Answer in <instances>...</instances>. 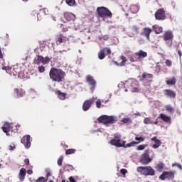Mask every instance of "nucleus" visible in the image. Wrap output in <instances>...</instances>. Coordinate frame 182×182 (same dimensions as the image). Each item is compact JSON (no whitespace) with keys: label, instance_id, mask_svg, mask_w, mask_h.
<instances>
[{"label":"nucleus","instance_id":"f257e3e1","mask_svg":"<svg viewBox=\"0 0 182 182\" xmlns=\"http://www.w3.org/2000/svg\"><path fill=\"white\" fill-rule=\"evenodd\" d=\"M65 75L66 73L63 70L55 68H52L49 72V76L51 80L53 82H58V83L63 82Z\"/></svg>","mask_w":182,"mask_h":182},{"label":"nucleus","instance_id":"f03ea898","mask_svg":"<svg viewBox=\"0 0 182 182\" xmlns=\"http://www.w3.org/2000/svg\"><path fill=\"white\" fill-rule=\"evenodd\" d=\"M96 12L98 18H102L103 19H105V18H109V19H112V18H113V14L107 7H97Z\"/></svg>","mask_w":182,"mask_h":182},{"label":"nucleus","instance_id":"7ed1b4c3","mask_svg":"<svg viewBox=\"0 0 182 182\" xmlns=\"http://www.w3.org/2000/svg\"><path fill=\"white\" fill-rule=\"evenodd\" d=\"M136 171L137 173H139L141 176H156V171L150 166H139L136 168Z\"/></svg>","mask_w":182,"mask_h":182},{"label":"nucleus","instance_id":"20e7f679","mask_svg":"<svg viewBox=\"0 0 182 182\" xmlns=\"http://www.w3.org/2000/svg\"><path fill=\"white\" fill-rule=\"evenodd\" d=\"M99 123H103L105 126H109V124H114L117 122V119L114 116L102 115L98 118Z\"/></svg>","mask_w":182,"mask_h":182},{"label":"nucleus","instance_id":"39448f33","mask_svg":"<svg viewBox=\"0 0 182 182\" xmlns=\"http://www.w3.org/2000/svg\"><path fill=\"white\" fill-rule=\"evenodd\" d=\"M110 144L112 146H115V147H124L126 144V141H122L119 134H114V139L110 141Z\"/></svg>","mask_w":182,"mask_h":182},{"label":"nucleus","instance_id":"423d86ee","mask_svg":"<svg viewBox=\"0 0 182 182\" xmlns=\"http://www.w3.org/2000/svg\"><path fill=\"white\" fill-rule=\"evenodd\" d=\"M149 153L150 151L146 150L144 154L141 155L139 161L141 164L147 166V164H149V163H151V161H153V158L150 157Z\"/></svg>","mask_w":182,"mask_h":182},{"label":"nucleus","instance_id":"0eeeda50","mask_svg":"<svg viewBox=\"0 0 182 182\" xmlns=\"http://www.w3.org/2000/svg\"><path fill=\"white\" fill-rule=\"evenodd\" d=\"M112 53V50L107 47H105L101 49L98 53V58L100 60H103L107 56Z\"/></svg>","mask_w":182,"mask_h":182},{"label":"nucleus","instance_id":"6e6552de","mask_svg":"<svg viewBox=\"0 0 182 182\" xmlns=\"http://www.w3.org/2000/svg\"><path fill=\"white\" fill-rule=\"evenodd\" d=\"M1 129L4 133L6 134V136H11L9 132H18V129H16V131L14 130V127L12 126V124L9 122H5L1 127Z\"/></svg>","mask_w":182,"mask_h":182},{"label":"nucleus","instance_id":"1a4fd4ad","mask_svg":"<svg viewBox=\"0 0 182 182\" xmlns=\"http://www.w3.org/2000/svg\"><path fill=\"white\" fill-rule=\"evenodd\" d=\"M154 16L156 21H164L166 18V11L164 9H159L155 12Z\"/></svg>","mask_w":182,"mask_h":182},{"label":"nucleus","instance_id":"9d476101","mask_svg":"<svg viewBox=\"0 0 182 182\" xmlns=\"http://www.w3.org/2000/svg\"><path fill=\"white\" fill-rule=\"evenodd\" d=\"M3 70H6V73L11 75V76H16V75L19 74V68H9L6 66L2 67Z\"/></svg>","mask_w":182,"mask_h":182},{"label":"nucleus","instance_id":"9b49d317","mask_svg":"<svg viewBox=\"0 0 182 182\" xmlns=\"http://www.w3.org/2000/svg\"><path fill=\"white\" fill-rule=\"evenodd\" d=\"M160 180H173L174 178L173 171H164L159 176Z\"/></svg>","mask_w":182,"mask_h":182},{"label":"nucleus","instance_id":"f8f14e48","mask_svg":"<svg viewBox=\"0 0 182 182\" xmlns=\"http://www.w3.org/2000/svg\"><path fill=\"white\" fill-rule=\"evenodd\" d=\"M93 103H95V98L85 100L82 105V110L84 112H87V110L92 107V105H93Z\"/></svg>","mask_w":182,"mask_h":182},{"label":"nucleus","instance_id":"ddd939ff","mask_svg":"<svg viewBox=\"0 0 182 182\" xmlns=\"http://www.w3.org/2000/svg\"><path fill=\"white\" fill-rule=\"evenodd\" d=\"M69 42V38L65 36L63 34H59L57 36L55 43L57 45H61V43H65Z\"/></svg>","mask_w":182,"mask_h":182},{"label":"nucleus","instance_id":"4468645a","mask_svg":"<svg viewBox=\"0 0 182 182\" xmlns=\"http://www.w3.org/2000/svg\"><path fill=\"white\" fill-rule=\"evenodd\" d=\"M21 143L25 146L26 149H29V147H31V135L23 136Z\"/></svg>","mask_w":182,"mask_h":182},{"label":"nucleus","instance_id":"2eb2a0df","mask_svg":"<svg viewBox=\"0 0 182 182\" xmlns=\"http://www.w3.org/2000/svg\"><path fill=\"white\" fill-rule=\"evenodd\" d=\"M86 82L91 86V90H95V89H96V80L93 79V77L87 75L86 77Z\"/></svg>","mask_w":182,"mask_h":182},{"label":"nucleus","instance_id":"dca6fc26","mask_svg":"<svg viewBox=\"0 0 182 182\" xmlns=\"http://www.w3.org/2000/svg\"><path fill=\"white\" fill-rule=\"evenodd\" d=\"M63 18L65 19L66 22H70L72 21H75V18H76V16L70 12H65L63 14Z\"/></svg>","mask_w":182,"mask_h":182},{"label":"nucleus","instance_id":"f3484780","mask_svg":"<svg viewBox=\"0 0 182 182\" xmlns=\"http://www.w3.org/2000/svg\"><path fill=\"white\" fill-rule=\"evenodd\" d=\"M158 119H161V120H163L164 123L171 124V117L167 116L165 114L161 113L158 117Z\"/></svg>","mask_w":182,"mask_h":182},{"label":"nucleus","instance_id":"a211bd4d","mask_svg":"<svg viewBox=\"0 0 182 182\" xmlns=\"http://www.w3.org/2000/svg\"><path fill=\"white\" fill-rule=\"evenodd\" d=\"M153 32V30L150 28L145 27L143 31L141 33L142 36H145L148 41H150V33Z\"/></svg>","mask_w":182,"mask_h":182},{"label":"nucleus","instance_id":"6ab92c4d","mask_svg":"<svg viewBox=\"0 0 182 182\" xmlns=\"http://www.w3.org/2000/svg\"><path fill=\"white\" fill-rule=\"evenodd\" d=\"M164 41L167 42V41H173L174 39V35L172 31H166L164 34Z\"/></svg>","mask_w":182,"mask_h":182},{"label":"nucleus","instance_id":"aec40b11","mask_svg":"<svg viewBox=\"0 0 182 182\" xmlns=\"http://www.w3.org/2000/svg\"><path fill=\"white\" fill-rule=\"evenodd\" d=\"M119 62L115 61L114 63L117 66H126V63L127 62V58L124 55H122L118 58ZM121 60V62H120Z\"/></svg>","mask_w":182,"mask_h":182},{"label":"nucleus","instance_id":"412c9836","mask_svg":"<svg viewBox=\"0 0 182 182\" xmlns=\"http://www.w3.org/2000/svg\"><path fill=\"white\" fill-rule=\"evenodd\" d=\"M164 93L165 96L170 97V99H176V92L173 91L172 90H164Z\"/></svg>","mask_w":182,"mask_h":182},{"label":"nucleus","instance_id":"4be33fe9","mask_svg":"<svg viewBox=\"0 0 182 182\" xmlns=\"http://www.w3.org/2000/svg\"><path fill=\"white\" fill-rule=\"evenodd\" d=\"M152 141H154V144L152 146L153 149H159L161 146V141L157 139V136H154L151 139Z\"/></svg>","mask_w":182,"mask_h":182},{"label":"nucleus","instance_id":"5701e85b","mask_svg":"<svg viewBox=\"0 0 182 182\" xmlns=\"http://www.w3.org/2000/svg\"><path fill=\"white\" fill-rule=\"evenodd\" d=\"M149 79H153V74L143 73L140 82H144V80H149Z\"/></svg>","mask_w":182,"mask_h":182},{"label":"nucleus","instance_id":"b1692460","mask_svg":"<svg viewBox=\"0 0 182 182\" xmlns=\"http://www.w3.org/2000/svg\"><path fill=\"white\" fill-rule=\"evenodd\" d=\"M139 33V27L136 26H134L131 28L129 31V36L132 38L134 36V35H137Z\"/></svg>","mask_w":182,"mask_h":182},{"label":"nucleus","instance_id":"393cba45","mask_svg":"<svg viewBox=\"0 0 182 182\" xmlns=\"http://www.w3.org/2000/svg\"><path fill=\"white\" fill-rule=\"evenodd\" d=\"M26 176V169H25L24 168H22L20 170V172L18 174V178L20 181H24Z\"/></svg>","mask_w":182,"mask_h":182},{"label":"nucleus","instance_id":"a878e982","mask_svg":"<svg viewBox=\"0 0 182 182\" xmlns=\"http://www.w3.org/2000/svg\"><path fill=\"white\" fill-rule=\"evenodd\" d=\"M136 55L138 56V58H139V60H141V59L147 58V52L140 50L136 53Z\"/></svg>","mask_w":182,"mask_h":182},{"label":"nucleus","instance_id":"bb28decb","mask_svg":"<svg viewBox=\"0 0 182 182\" xmlns=\"http://www.w3.org/2000/svg\"><path fill=\"white\" fill-rule=\"evenodd\" d=\"M138 82L134 81L132 83L131 85V92H132V93H139V85Z\"/></svg>","mask_w":182,"mask_h":182},{"label":"nucleus","instance_id":"cd10ccee","mask_svg":"<svg viewBox=\"0 0 182 182\" xmlns=\"http://www.w3.org/2000/svg\"><path fill=\"white\" fill-rule=\"evenodd\" d=\"M14 93L17 95L18 97H23V96L26 95L25 91L22 90V88H15Z\"/></svg>","mask_w":182,"mask_h":182},{"label":"nucleus","instance_id":"c85d7f7f","mask_svg":"<svg viewBox=\"0 0 182 182\" xmlns=\"http://www.w3.org/2000/svg\"><path fill=\"white\" fill-rule=\"evenodd\" d=\"M128 59L131 63H136V62H139V60H140V58H139V56L136 55V53L132 55H128Z\"/></svg>","mask_w":182,"mask_h":182},{"label":"nucleus","instance_id":"c756f323","mask_svg":"<svg viewBox=\"0 0 182 182\" xmlns=\"http://www.w3.org/2000/svg\"><path fill=\"white\" fill-rule=\"evenodd\" d=\"M168 86H174L177 83V78L176 77H172L171 79H169L166 81Z\"/></svg>","mask_w":182,"mask_h":182},{"label":"nucleus","instance_id":"7c9ffc66","mask_svg":"<svg viewBox=\"0 0 182 182\" xmlns=\"http://www.w3.org/2000/svg\"><path fill=\"white\" fill-rule=\"evenodd\" d=\"M152 28H153L154 32H155V33H156V35H159V34L163 33V27H160V26L156 25V26H153Z\"/></svg>","mask_w":182,"mask_h":182},{"label":"nucleus","instance_id":"2f4dec72","mask_svg":"<svg viewBox=\"0 0 182 182\" xmlns=\"http://www.w3.org/2000/svg\"><path fill=\"white\" fill-rule=\"evenodd\" d=\"M155 168L156 171H158L159 173H161V171L164 170V164L163 162H159L156 165Z\"/></svg>","mask_w":182,"mask_h":182},{"label":"nucleus","instance_id":"473e14b6","mask_svg":"<svg viewBox=\"0 0 182 182\" xmlns=\"http://www.w3.org/2000/svg\"><path fill=\"white\" fill-rule=\"evenodd\" d=\"M41 63H43V57L42 55H38L34 58V64L41 65Z\"/></svg>","mask_w":182,"mask_h":182},{"label":"nucleus","instance_id":"72a5a7b5","mask_svg":"<svg viewBox=\"0 0 182 182\" xmlns=\"http://www.w3.org/2000/svg\"><path fill=\"white\" fill-rule=\"evenodd\" d=\"M55 93L58 95L60 100H65L66 99V93H63L60 90H57Z\"/></svg>","mask_w":182,"mask_h":182},{"label":"nucleus","instance_id":"f704fd0d","mask_svg":"<svg viewBox=\"0 0 182 182\" xmlns=\"http://www.w3.org/2000/svg\"><path fill=\"white\" fill-rule=\"evenodd\" d=\"M130 9L132 14H137L140 9V7L138 5L134 4L131 6Z\"/></svg>","mask_w":182,"mask_h":182},{"label":"nucleus","instance_id":"c9c22d12","mask_svg":"<svg viewBox=\"0 0 182 182\" xmlns=\"http://www.w3.org/2000/svg\"><path fill=\"white\" fill-rule=\"evenodd\" d=\"M136 144H139V142L137 141H132L129 144H124V146L123 147H124L125 149H127V147H134V146H136Z\"/></svg>","mask_w":182,"mask_h":182},{"label":"nucleus","instance_id":"e433bc0d","mask_svg":"<svg viewBox=\"0 0 182 182\" xmlns=\"http://www.w3.org/2000/svg\"><path fill=\"white\" fill-rule=\"evenodd\" d=\"M76 153V149H68L65 151L66 156H69V154H75Z\"/></svg>","mask_w":182,"mask_h":182},{"label":"nucleus","instance_id":"4c0bfd02","mask_svg":"<svg viewBox=\"0 0 182 182\" xmlns=\"http://www.w3.org/2000/svg\"><path fill=\"white\" fill-rule=\"evenodd\" d=\"M65 3L67 4V5H68V6H75V5L76 4V1L75 0H65Z\"/></svg>","mask_w":182,"mask_h":182},{"label":"nucleus","instance_id":"58836bf2","mask_svg":"<svg viewBox=\"0 0 182 182\" xmlns=\"http://www.w3.org/2000/svg\"><path fill=\"white\" fill-rule=\"evenodd\" d=\"M144 124H153V120H151V118H150V117H146L144 119Z\"/></svg>","mask_w":182,"mask_h":182},{"label":"nucleus","instance_id":"ea45409f","mask_svg":"<svg viewBox=\"0 0 182 182\" xmlns=\"http://www.w3.org/2000/svg\"><path fill=\"white\" fill-rule=\"evenodd\" d=\"M166 111L168 113H173L174 112V108L171 107V105H166L165 107Z\"/></svg>","mask_w":182,"mask_h":182},{"label":"nucleus","instance_id":"a19ab883","mask_svg":"<svg viewBox=\"0 0 182 182\" xmlns=\"http://www.w3.org/2000/svg\"><path fill=\"white\" fill-rule=\"evenodd\" d=\"M109 35L106 34V35H104V36H98V39L100 41H109Z\"/></svg>","mask_w":182,"mask_h":182},{"label":"nucleus","instance_id":"79ce46f5","mask_svg":"<svg viewBox=\"0 0 182 182\" xmlns=\"http://www.w3.org/2000/svg\"><path fill=\"white\" fill-rule=\"evenodd\" d=\"M63 159H64L63 156H60L58 158V161H57V164H58V166H59L60 167H61L62 164H63Z\"/></svg>","mask_w":182,"mask_h":182},{"label":"nucleus","instance_id":"37998d69","mask_svg":"<svg viewBox=\"0 0 182 182\" xmlns=\"http://www.w3.org/2000/svg\"><path fill=\"white\" fill-rule=\"evenodd\" d=\"M155 72L156 73H159L160 72H161V65H160V63H157L156 68H155Z\"/></svg>","mask_w":182,"mask_h":182},{"label":"nucleus","instance_id":"c03bdc74","mask_svg":"<svg viewBox=\"0 0 182 182\" xmlns=\"http://www.w3.org/2000/svg\"><path fill=\"white\" fill-rule=\"evenodd\" d=\"M121 122H122V123H132V119H130V118H123L122 120H121Z\"/></svg>","mask_w":182,"mask_h":182},{"label":"nucleus","instance_id":"a18cd8bd","mask_svg":"<svg viewBox=\"0 0 182 182\" xmlns=\"http://www.w3.org/2000/svg\"><path fill=\"white\" fill-rule=\"evenodd\" d=\"M146 147H147V144L139 145L136 148V150H139V151L144 150Z\"/></svg>","mask_w":182,"mask_h":182},{"label":"nucleus","instance_id":"49530a36","mask_svg":"<svg viewBox=\"0 0 182 182\" xmlns=\"http://www.w3.org/2000/svg\"><path fill=\"white\" fill-rule=\"evenodd\" d=\"M49 62H50V58H49V57L43 58V65H46V63H49Z\"/></svg>","mask_w":182,"mask_h":182},{"label":"nucleus","instance_id":"de8ad7c7","mask_svg":"<svg viewBox=\"0 0 182 182\" xmlns=\"http://www.w3.org/2000/svg\"><path fill=\"white\" fill-rule=\"evenodd\" d=\"M135 140L136 141V143L140 144V143H141V141H143L144 140V139L143 138V136H140V137L136 136Z\"/></svg>","mask_w":182,"mask_h":182},{"label":"nucleus","instance_id":"09e8293b","mask_svg":"<svg viewBox=\"0 0 182 182\" xmlns=\"http://www.w3.org/2000/svg\"><path fill=\"white\" fill-rule=\"evenodd\" d=\"M96 107H97V109H100V107H102V100H98L96 102Z\"/></svg>","mask_w":182,"mask_h":182},{"label":"nucleus","instance_id":"8fccbe9b","mask_svg":"<svg viewBox=\"0 0 182 182\" xmlns=\"http://www.w3.org/2000/svg\"><path fill=\"white\" fill-rule=\"evenodd\" d=\"M36 182H46V179L45 178V177L41 176L36 180Z\"/></svg>","mask_w":182,"mask_h":182},{"label":"nucleus","instance_id":"3c124183","mask_svg":"<svg viewBox=\"0 0 182 182\" xmlns=\"http://www.w3.org/2000/svg\"><path fill=\"white\" fill-rule=\"evenodd\" d=\"M165 64L166 65V66L170 68L173 65V63L170 60H166V62H165Z\"/></svg>","mask_w":182,"mask_h":182},{"label":"nucleus","instance_id":"603ef678","mask_svg":"<svg viewBox=\"0 0 182 182\" xmlns=\"http://www.w3.org/2000/svg\"><path fill=\"white\" fill-rule=\"evenodd\" d=\"M38 72H40V73H43V72H45V67L44 66H39L38 67Z\"/></svg>","mask_w":182,"mask_h":182},{"label":"nucleus","instance_id":"864d4df0","mask_svg":"<svg viewBox=\"0 0 182 182\" xmlns=\"http://www.w3.org/2000/svg\"><path fill=\"white\" fill-rule=\"evenodd\" d=\"M9 148L11 151H12L13 150H15L16 149L15 144H12L11 145H9Z\"/></svg>","mask_w":182,"mask_h":182},{"label":"nucleus","instance_id":"5fc2aeb1","mask_svg":"<svg viewBox=\"0 0 182 182\" xmlns=\"http://www.w3.org/2000/svg\"><path fill=\"white\" fill-rule=\"evenodd\" d=\"M120 173L123 175V176H126V173H127V169L122 168L120 170Z\"/></svg>","mask_w":182,"mask_h":182},{"label":"nucleus","instance_id":"6e6d98bb","mask_svg":"<svg viewBox=\"0 0 182 182\" xmlns=\"http://www.w3.org/2000/svg\"><path fill=\"white\" fill-rule=\"evenodd\" d=\"M24 163L26 166H29V159H26Z\"/></svg>","mask_w":182,"mask_h":182},{"label":"nucleus","instance_id":"4d7b16f0","mask_svg":"<svg viewBox=\"0 0 182 182\" xmlns=\"http://www.w3.org/2000/svg\"><path fill=\"white\" fill-rule=\"evenodd\" d=\"M178 54L179 55V59H181V56H182V52L181 50H178Z\"/></svg>","mask_w":182,"mask_h":182},{"label":"nucleus","instance_id":"13d9d810","mask_svg":"<svg viewBox=\"0 0 182 182\" xmlns=\"http://www.w3.org/2000/svg\"><path fill=\"white\" fill-rule=\"evenodd\" d=\"M0 59H4V54L2 53V50H1V47H0Z\"/></svg>","mask_w":182,"mask_h":182},{"label":"nucleus","instance_id":"bf43d9fd","mask_svg":"<svg viewBox=\"0 0 182 182\" xmlns=\"http://www.w3.org/2000/svg\"><path fill=\"white\" fill-rule=\"evenodd\" d=\"M69 180H70V182H76V180H75V178H73V176H70V177L69 178Z\"/></svg>","mask_w":182,"mask_h":182},{"label":"nucleus","instance_id":"052dcab7","mask_svg":"<svg viewBox=\"0 0 182 182\" xmlns=\"http://www.w3.org/2000/svg\"><path fill=\"white\" fill-rule=\"evenodd\" d=\"M33 173V171L32 170H31V169H28V170L27 171V174L31 175V174H32Z\"/></svg>","mask_w":182,"mask_h":182},{"label":"nucleus","instance_id":"680f3d73","mask_svg":"<svg viewBox=\"0 0 182 182\" xmlns=\"http://www.w3.org/2000/svg\"><path fill=\"white\" fill-rule=\"evenodd\" d=\"M154 124H159V119H156L155 122H153Z\"/></svg>","mask_w":182,"mask_h":182},{"label":"nucleus","instance_id":"e2e57ef3","mask_svg":"<svg viewBox=\"0 0 182 182\" xmlns=\"http://www.w3.org/2000/svg\"><path fill=\"white\" fill-rule=\"evenodd\" d=\"M63 32H68V28L66 27L63 28Z\"/></svg>","mask_w":182,"mask_h":182},{"label":"nucleus","instance_id":"0e129e2a","mask_svg":"<svg viewBox=\"0 0 182 182\" xmlns=\"http://www.w3.org/2000/svg\"><path fill=\"white\" fill-rule=\"evenodd\" d=\"M33 15H37V16H39V14L35 11L33 12Z\"/></svg>","mask_w":182,"mask_h":182},{"label":"nucleus","instance_id":"69168bd1","mask_svg":"<svg viewBox=\"0 0 182 182\" xmlns=\"http://www.w3.org/2000/svg\"><path fill=\"white\" fill-rule=\"evenodd\" d=\"M46 177H50V172H48V173H47Z\"/></svg>","mask_w":182,"mask_h":182},{"label":"nucleus","instance_id":"338daca9","mask_svg":"<svg viewBox=\"0 0 182 182\" xmlns=\"http://www.w3.org/2000/svg\"><path fill=\"white\" fill-rule=\"evenodd\" d=\"M177 167H178V168H180V170H182V166H181V165L178 164V166H177Z\"/></svg>","mask_w":182,"mask_h":182},{"label":"nucleus","instance_id":"774afa93","mask_svg":"<svg viewBox=\"0 0 182 182\" xmlns=\"http://www.w3.org/2000/svg\"><path fill=\"white\" fill-rule=\"evenodd\" d=\"M135 114L136 116H141V114H140L139 112H136Z\"/></svg>","mask_w":182,"mask_h":182}]
</instances>
